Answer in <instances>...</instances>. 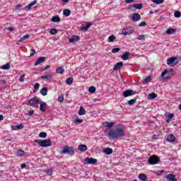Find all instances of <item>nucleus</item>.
<instances>
[{
	"label": "nucleus",
	"instance_id": "nucleus-25",
	"mask_svg": "<svg viewBox=\"0 0 181 181\" xmlns=\"http://www.w3.org/2000/svg\"><path fill=\"white\" fill-rule=\"evenodd\" d=\"M175 60H176V57H171L168 59L167 61V64H168V66L173 64V63H175Z\"/></svg>",
	"mask_w": 181,
	"mask_h": 181
},
{
	"label": "nucleus",
	"instance_id": "nucleus-34",
	"mask_svg": "<svg viewBox=\"0 0 181 181\" xmlns=\"http://www.w3.org/2000/svg\"><path fill=\"white\" fill-rule=\"evenodd\" d=\"M71 13V11L69 9H64L63 11V15H64V16H70Z\"/></svg>",
	"mask_w": 181,
	"mask_h": 181
},
{
	"label": "nucleus",
	"instance_id": "nucleus-27",
	"mask_svg": "<svg viewBox=\"0 0 181 181\" xmlns=\"http://www.w3.org/2000/svg\"><path fill=\"white\" fill-rule=\"evenodd\" d=\"M78 149L82 152H86V150L87 149V146L86 144H81L78 146Z\"/></svg>",
	"mask_w": 181,
	"mask_h": 181
},
{
	"label": "nucleus",
	"instance_id": "nucleus-18",
	"mask_svg": "<svg viewBox=\"0 0 181 181\" xmlns=\"http://www.w3.org/2000/svg\"><path fill=\"white\" fill-rule=\"evenodd\" d=\"M78 40H80V37L78 36H74L69 39L70 43H74L75 42H78Z\"/></svg>",
	"mask_w": 181,
	"mask_h": 181
},
{
	"label": "nucleus",
	"instance_id": "nucleus-37",
	"mask_svg": "<svg viewBox=\"0 0 181 181\" xmlns=\"http://www.w3.org/2000/svg\"><path fill=\"white\" fill-rule=\"evenodd\" d=\"M158 97V95L155 93H150L148 95V100H153V98H156Z\"/></svg>",
	"mask_w": 181,
	"mask_h": 181
},
{
	"label": "nucleus",
	"instance_id": "nucleus-62",
	"mask_svg": "<svg viewBox=\"0 0 181 181\" xmlns=\"http://www.w3.org/2000/svg\"><path fill=\"white\" fill-rule=\"evenodd\" d=\"M21 169H25V168H26V164H25V163L21 164Z\"/></svg>",
	"mask_w": 181,
	"mask_h": 181
},
{
	"label": "nucleus",
	"instance_id": "nucleus-20",
	"mask_svg": "<svg viewBox=\"0 0 181 181\" xmlns=\"http://www.w3.org/2000/svg\"><path fill=\"white\" fill-rule=\"evenodd\" d=\"M93 25V23H87L86 25L84 27H82L81 28V30H83L84 32H86V30H88V28H90V26Z\"/></svg>",
	"mask_w": 181,
	"mask_h": 181
},
{
	"label": "nucleus",
	"instance_id": "nucleus-6",
	"mask_svg": "<svg viewBox=\"0 0 181 181\" xmlns=\"http://www.w3.org/2000/svg\"><path fill=\"white\" fill-rule=\"evenodd\" d=\"M85 162L86 165H95V163H97V159L93 158H86Z\"/></svg>",
	"mask_w": 181,
	"mask_h": 181
},
{
	"label": "nucleus",
	"instance_id": "nucleus-19",
	"mask_svg": "<svg viewBox=\"0 0 181 181\" xmlns=\"http://www.w3.org/2000/svg\"><path fill=\"white\" fill-rule=\"evenodd\" d=\"M103 153H105V155H111V153H112V148H104Z\"/></svg>",
	"mask_w": 181,
	"mask_h": 181
},
{
	"label": "nucleus",
	"instance_id": "nucleus-49",
	"mask_svg": "<svg viewBox=\"0 0 181 181\" xmlns=\"http://www.w3.org/2000/svg\"><path fill=\"white\" fill-rule=\"evenodd\" d=\"M116 37L114 35H110L108 37V42H112L115 40Z\"/></svg>",
	"mask_w": 181,
	"mask_h": 181
},
{
	"label": "nucleus",
	"instance_id": "nucleus-14",
	"mask_svg": "<svg viewBox=\"0 0 181 181\" xmlns=\"http://www.w3.org/2000/svg\"><path fill=\"white\" fill-rule=\"evenodd\" d=\"M139 179L141 181H148V176L145 173H141L139 175Z\"/></svg>",
	"mask_w": 181,
	"mask_h": 181
},
{
	"label": "nucleus",
	"instance_id": "nucleus-54",
	"mask_svg": "<svg viewBox=\"0 0 181 181\" xmlns=\"http://www.w3.org/2000/svg\"><path fill=\"white\" fill-rule=\"evenodd\" d=\"M25 74H23L20 76V78H19V81H21V83H23V81H25Z\"/></svg>",
	"mask_w": 181,
	"mask_h": 181
},
{
	"label": "nucleus",
	"instance_id": "nucleus-63",
	"mask_svg": "<svg viewBox=\"0 0 181 181\" xmlns=\"http://www.w3.org/2000/svg\"><path fill=\"white\" fill-rule=\"evenodd\" d=\"M21 8V4H18L16 6V9H19Z\"/></svg>",
	"mask_w": 181,
	"mask_h": 181
},
{
	"label": "nucleus",
	"instance_id": "nucleus-9",
	"mask_svg": "<svg viewBox=\"0 0 181 181\" xmlns=\"http://www.w3.org/2000/svg\"><path fill=\"white\" fill-rule=\"evenodd\" d=\"M166 141H168V142H175V141H176V137H175V135L173 134H168Z\"/></svg>",
	"mask_w": 181,
	"mask_h": 181
},
{
	"label": "nucleus",
	"instance_id": "nucleus-44",
	"mask_svg": "<svg viewBox=\"0 0 181 181\" xmlns=\"http://www.w3.org/2000/svg\"><path fill=\"white\" fill-rule=\"evenodd\" d=\"M46 173L48 175V176H52V175H53V169L46 170Z\"/></svg>",
	"mask_w": 181,
	"mask_h": 181
},
{
	"label": "nucleus",
	"instance_id": "nucleus-61",
	"mask_svg": "<svg viewBox=\"0 0 181 181\" xmlns=\"http://www.w3.org/2000/svg\"><path fill=\"white\" fill-rule=\"evenodd\" d=\"M126 4H131L134 2V0H125Z\"/></svg>",
	"mask_w": 181,
	"mask_h": 181
},
{
	"label": "nucleus",
	"instance_id": "nucleus-47",
	"mask_svg": "<svg viewBox=\"0 0 181 181\" xmlns=\"http://www.w3.org/2000/svg\"><path fill=\"white\" fill-rule=\"evenodd\" d=\"M88 91L89 93H95V87L94 86L89 87Z\"/></svg>",
	"mask_w": 181,
	"mask_h": 181
},
{
	"label": "nucleus",
	"instance_id": "nucleus-53",
	"mask_svg": "<svg viewBox=\"0 0 181 181\" xmlns=\"http://www.w3.org/2000/svg\"><path fill=\"white\" fill-rule=\"evenodd\" d=\"M35 114V110H29L28 113L26 114V115H29V117H32Z\"/></svg>",
	"mask_w": 181,
	"mask_h": 181
},
{
	"label": "nucleus",
	"instance_id": "nucleus-3",
	"mask_svg": "<svg viewBox=\"0 0 181 181\" xmlns=\"http://www.w3.org/2000/svg\"><path fill=\"white\" fill-rule=\"evenodd\" d=\"M35 144H38L42 148H47V146H52V141L50 140H35Z\"/></svg>",
	"mask_w": 181,
	"mask_h": 181
},
{
	"label": "nucleus",
	"instance_id": "nucleus-33",
	"mask_svg": "<svg viewBox=\"0 0 181 181\" xmlns=\"http://www.w3.org/2000/svg\"><path fill=\"white\" fill-rule=\"evenodd\" d=\"M133 8H135V9H142L143 6L141 4H134L132 5Z\"/></svg>",
	"mask_w": 181,
	"mask_h": 181
},
{
	"label": "nucleus",
	"instance_id": "nucleus-58",
	"mask_svg": "<svg viewBox=\"0 0 181 181\" xmlns=\"http://www.w3.org/2000/svg\"><path fill=\"white\" fill-rule=\"evenodd\" d=\"M162 173H165V170H159L157 173V175L158 176H160V175H162Z\"/></svg>",
	"mask_w": 181,
	"mask_h": 181
},
{
	"label": "nucleus",
	"instance_id": "nucleus-15",
	"mask_svg": "<svg viewBox=\"0 0 181 181\" xmlns=\"http://www.w3.org/2000/svg\"><path fill=\"white\" fill-rule=\"evenodd\" d=\"M122 66H124V63H122V62H117L114 68H113V70L115 71L117 70H119V68L120 67H122Z\"/></svg>",
	"mask_w": 181,
	"mask_h": 181
},
{
	"label": "nucleus",
	"instance_id": "nucleus-41",
	"mask_svg": "<svg viewBox=\"0 0 181 181\" xmlns=\"http://www.w3.org/2000/svg\"><path fill=\"white\" fill-rule=\"evenodd\" d=\"M135 103H136V99H135V98L127 101V104H129V105H134V104H135Z\"/></svg>",
	"mask_w": 181,
	"mask_h": 181
},
{
	"label": "nucleus",
	"instance_id": "nucleus-22",
	"mask_svg": "<svg viewBox=\"0 0 181 181\" xmlns=\"http://www.w3.org/2000/svg\"><path fill=\"white\" fill-rule=\"evenodd\" d=\"M174 117H175V115L172 113H169L168 115L167 116V120H166L167 124H169V122L172 121Z\"/></svg>",
	"mask_w": 181,
	"mask_h": 181
},
{
	"label": "nucleus",
	"instance_id": "nucleus-1",
	"mask_svg": "<svg viewBox=\"0 0 181 181\" xmlns=\"http://www.w3.org/2000/svg\"><path fill=\"white\" fill-rule=\"evenodd\" d=\"M107 134L111 139L122 138V136H125V128L122 125H119L117 128L110 130Z\"/></svg>",
	"mask_w": 181,
	"mask_h": 181
},
{
	"label": "nucleus",
	"instance_id": "nucleus-11",
	"mask_svg": "<svg viewBox=\"0 0 181 181\" xmlns=\"http://www.w3.org/2000/svg\"><path fill=\"white\" fill-rule=\"evenodd\" d=\"M47 107V104L45 102H41L40 105V110L42 112H45L46 111V107Z\"/></svg>",
	"mask_w": 181,
	"mask_h": 181
},
{
	"label": "nucleus",
	"instance_id": "nucleus-21",
	"mask_svg": "<svg viewBox=\"0 0 181 181\" xmlns=\"http://www.w3.org/2000/svg\"><path fill=\"white\" fill-rule=\"evenodd\" d=\"M129 52H126L122 55V60H128L129 59Z\"/></svg>",
	"mask_w": 181,
	"mask_h": 181
},
{
	"label": "nucleus",
	"instance_id": "nucleus-46",
	"mask_svg": "<svg viewBox=\"0 0 181 181\" xmlns=\"http://www.w3.org/2000/svg\"><path fill=\"white\" fill-rule=\"evenodd\" d=\"M49 33H50L51 35H57V29H56V28H52V29H51L50 31H49Z\"/></svg>",
	"mask_w": 181,
	"mask_h": 181
},
{
	"label": "nucleus",
	"instance_id": "nucleus-60",
	"mask_svg": "<svg viewBox=\"0 0 181 181\" xmlns=\"http://www.w3.org/2000/svg\"><path fill=\"white\" fill-rule=\"evenodd\" d=\"M7 30H10V32H13L14 29H13V27H8V28H7Z\"/></svg>",
	"mask_w": 181,
	"mask_h": 181
},
{
	"label": "nucleus",
	"instance_id": "nucleus-5",
	"mask_svg": "<svg viewBox=\"0 0 181 181\" xmlns=\"http://www.w3.org/2000/svg\"><path fill=\"white\" fill-rule=\"evenodd\" d=\"M158 162H159V158L155 156H153L148 158V163H150V165H156Z\"/></svg>",
	"mask_w": 181,
	"mask_h": 181
},
{
	"label": "nucleus",
	"instance_id": "nucleus-30",
	"mask_svg": "<svg viewBox=\"0 0 181 181\" xmlns=\"http://www.w3.org/2000/svg\"><path fill=\"white\" fill-rule=\"evenodd\" d=\"M114 124H115L114 122H105L104 125L107 128H111V127H114Z\"/></svg>",
	"mask_w": 181,
	"mask_h": 181
},
{
	"label": "nucleus",
	"instance_id": "nucleus-50",
	"mask_svg": "<svg viewBox=\"0 0 181 181\" xmlns=\"http://www.w3.org/2000/svg\"><path fill=\"white\" fill-rule=\"evenodd\" d=\"M58 101H59V103H63V101H64V97L63 96V95H59V96L58 97Z\"/></svg>",
	"mask_w": 181,
	"mask_h": 181
},
{
	"label": "nucleus",
	"instance_id": "nucleus-29",
	"mask_svg": "<svg viewBox=\"0 0 181 181\" xmlns=\"http://www.w3.org/2000/svg\"><path fill=\"white\" fill-rule=\"evenodd\" d=\"M40 94H42V95H47V88L44 87L40 90Z\"/></svg>",
	"mask_w": 181,
	"mask_h": 181
},
{
	"label": "nucleus",
	"instance_id": "nucleus-32",
	"mask_svg": "<svg viewBox=\"0 0 181 181\" xmlns=\"http://www.w3.org/2000/svg\"><path fill=\"white\" fill-rule=\"evenodd\" d=\"M52 22H60V17L59 16H55L52 18Z\"/></svg>",
	"mask_w": 181,
	"mask_h": 181
},
{
	"label": "nucleus",
	"instance_id": "nucleus-39",
	"mask_svg": "<svg viewBox=\"0 0 181 181\" xmlns=\"http://www.w3.org/2000/svg\"><path fill=\"white\" fill-rule=\"evenodd\" d=\"M151 80H152V76H149L143 81V83L144 84H146V83H149Z\"/></svg>",
	"mask_w": 181,
	"mask_h": 181
},
{
	"label": "nucleus",
	"instance_id": "nucleus-64",
	"mask_svg": "<svg viewBox=\"0 0 181 181\" xmlns=\"http://www.w3.org/2000/svg\"><path fill=\"white\" fill-rule=\"evenodd\" d=\"M47 69H50V66H47L44 68V70H47Z\"/></svg>",
	"mask_w": 181,
	"mask_h": 181
},
{
	"label": "nucleus",
	"instance_id": "nucleus-24",
	"mask_svg": "<svg viewBox=\"0 0 181 181\" xmlns=\"http://www.w3.org/2000/svg\"><path fill=\"white\" fill-rule=\"evenodd\" d=\"M175 32L176 30L175 28H168L165 31V33H167V35H173V33H175Z\"/></svg>",
	"mask_w": 181,
	"mask_h": 181
},
{
	"label": "nucleus",
	"instance_id": "nucleus-31",
	"mask_svg": "<svg viewBox=\"0 0 181 181\" xmlns=\"http://www.w3.org/2000/svg\"><path fill=\"white\" fill-rule=\"evenodd\" d=\"M74 81V78H73V77H70L66 80V84H68V86H70V85L73 84Z\"/></svg>",
	"mask_w": 181,
	"mask_h": 181
},
{
	"label": "nucleus",
	"instance_id": "nucleus-12",
	"mask_svg": "<svg viewBox=\"0 0 181 181\" xmlns=\"http://www.w3.org/2000/svg\"><path fill=\"white\" fill-rule=\"evenodd\" d=\"M134 95V90H127L123 93V97H130V95Z\"/></svg>",
	"mask_w": 181,
	"mask_h": 181
},
{
	"label": "nucleus",
	"instance_id": "nucleus-28",
	"mask_svg": "<svg viewBox=\"0 0 181 181\" xmlns=\"http://www.w3.org/2000/svg\"><path fill=\"white\" fill-rule=\"evenodd\" d=\"M170 71H172V70L165 69L164 71H163V72L161 73V77H162V78H163V79L168 78V77H169V76H167V77L165 78V74H168V73H169Z\"/></svg>",
	"mask_w": 181,
	"mask_h": 181
},
{
	"label": "nucleus",
	"instance_id": "nucleus-52",
	"mask_svg": "<svg viewBox=\"0 0 181 181\" xmlns=\"http://www.w3.org/2000/svg\"><path fill=\"white\" fill-rule=\"evenodd\" d=\"M138 40H145V35H141L137 37Z\"/></svg>",
	"mask_w": 181,
	"mask_h": 181
},
{
	"label": "nucleus",
	"instance_id": "nucleus-42",
	"mask_svg": "<svg viewBox=\"0 0 181 181\" xmlns=\"http://www.w3.org/2000/svg\"><path fill=\"white\" fill-rule=\"evenodd\" d=\"M152 2L154 4H157V5H159L160 4H163L165 2V0H152Z\"/></svg>",
	"mask_w": 181,
	"mask_h": 181
},
{
	"label": "nucleus",
	"instance_id": "nucleus-57",
	"mask_svg": "<svg viewBox=\"0 0 181 181\" xmlns=\"http://www.w3.org/2000/svg\"><path fill=\"white\" fill-rule=\"evenodd\" d=\"M139 26H146V23L145 21H142L140 24H139Z\"/></svg>",
	"mask_w": 181,
	"mask_h": 181
},
{
	"label": "nucleus",
	"instance_id": "nucleus-51",
	"mask_svg": "<svg viewBox=\"0 0 181 181\" xmlns=\"http://www.w3.org/2000/svg\"><path fill=\"white\" fill-rule=\"evenodd\" d=\"M119 50H121V49H119V47L114 48L112 49V53H118Z\"/></svg>",
	"mask_w": 181,
	"mask_h": 181
},
{
	"label": "nucleus",
	"instance_id": "nucleus-55",
	"mask_svg": "<svg viewBox=\"0 0 181 181\" xmlns=\"http://www.w3.org/2000/svg\"><path fill=\"white\" fill-rule=\"evenodd\" d=\"M35 54H36V50L35 49H31L30 50V56H35Z\"/></svg>",
	"mask_w": 181,
	"mask_h": 181
},
{
	"label": "nucleus",
	"instance_id": "nucleus-4",
	"mask_svg": "<svg viewBox=\"0 0 181 181\" xmlns=\"http://www.w3.org/2000/svg\"><path fill=\"white\" fill-rule=\"evenodd\" d=\"M40 103V100H39V99H37L36 98H33L29 100L28 104L31 107H35V108H37V107H39Z\"/></svg>",
	"mask_w": 181,
	"mask_h": 181
},
{
	"label": "nucleus",
	"instance_id": "nucleus-17",
	"mask_svg": "<svg viewBox=\"0 0 181 181\" xmlns=\"http://www.w3.org/2000/svg\"><path fill=\"white\" fill-rule=\"evenodd\" d=\"M56 73L57 74H63L64 73V68L63 66H59L56 69Z\"/></svg>",
	"mask_w": 181,
	"mask_h": 181
},
{
	"label": "nucleus",
	"instance_id": "nucleus-40",
	"mask_svg": "<svg viewBox=\"0 0 181 181\" xmlns=\"http://www.w3.org/2000/svg\"><path fill=\"white\" fill-rule=\"evenodd\" d=\"M130 34L131 33H129L128 30L125 28L122 30V35H124V36H127V35H130Z\"/></svg>",
	"mask_w": 181,
	"mask_h": 181
},
{
	"label": "nucleus",
	"instance_id": "nucleus-16",
	"mask_svg": "<svg viewBox=\"0 0 181 181\" xmlns=\"http://www.w3.org/2000/svg\"><path fill=\"white\" fill-rule=\"evenodd\" d=\"M11 128L13 131H18V129H23L24 127L23 124H18L16 126H12Z\"/></svg>",
	"mask_w": 181,
	"mask_h": 181
},
{
	"label": "nucleus",
	"instance_id": "nucleus-2",
	"mask_svg": "<svg viewBox=\"0 0 181 181\" xmlns=\"http://www.w3.org/2000/svg\"><path fill=\"white\" fill-rule=\"evenodd\" d=\"M61 155H70L73 156L76 153V148L74 146H65L60 151Z\"/></svg>",
	"mask_w": 181,
	"mask_h": 181
},
{
	"label": "nucleus",
	"instance_id": "nucleus-56",
	"mask_svg": "<svg viewBox=\"0 0 181 181\" xmlns=\"http://www.w3.org/2000/svg\"><path fill=\"white\" fill-rule=\"evenodd\" d=\"M75 122L76 124H81L83 122V119H76Z\"/></svg>",
	"mask_w": 181,
	"mask_h": 181
},
{
	"label": "nucleus",
	"instance_id": "nucleus-43",
	"mask_svg": "<svg viewBox=\"0 0 181 181\" xmlns=\"http://www.w3.org/2000/svg\"><path fill=\"white\" fill-rule=\"evenodd\" d=\"M25 155V151L22 150H18L17 152V156H23Z\"/></svg>",
	"mask_w": 181,
	"mask_h": 181
},
{
	"label": "nucleus",
	"instance_id": "nucleus-38",
	"mask_svg": "<svg viewBox=\"0 0 181 181\" xmlns=\"http://www.w3.org/2000/svg\"><path fill=\"white\" fill-rule=\"evenodd\" d=\"M39 87H40V84H39L38 83H36L34 86V90L33 93H37V90H39Z\"/></svg>",
	"mask_w": 181,
	"mask_h": 181
},
{
	"label": "nucleus",
	"instance_id": "nucleus-35",
	"mask_svg": "<svg viewBox=\"0 0 181 181\" xmlns=\"http://www.w3.org/2000/svg\"><path fill=\"white\" fill-rule=\"evenodd\" d=\"M29 37H30V35H25L23 36L21 38H20L18 42L21 43V42H23V40H26V39H29Z\"/></svg>",
	"mask_w": 181,
	"mask_h": 181
},
{
	"label": "nucleus",
	"instance_id": "nucleus-10",
	"mask_svg": "<svg viewBox=\"0 0 181 181\" xmlns=\"http://www.w3.org/2000/svg\"><path fill=\"white\" fill-rule=\"evenodd\" d=\"M46 60V57H41L37 59V62H35V66H39V64L43 63Z\"/></svg>",
	"mask_w": 181,
	"mask_h": 181
},
{
	"label": "nucleus",
	"instance_id": "nucleus-8",
	"mask_svg": "<svg viewBox=\"0 0 181 181\" xmlns=\"http://www.w3.org/2000/svg\"><path fill=\"white\" fill-rule=\"evenodd\" d=\"M165 179L168 181H177V179L173 174H168L165 176Z\"/></svg>",
	"mask_w": 181,
	"mask_h": 181
},
{
	"label": "nucleus",
	"instance_id": "nucleus-36",
	"mask_svg": "<svg viewBox=\"0 0 181 181\" xmlns=\"http://www.w3.org/2000/svg\"><path fill=\"white\" fill-rule=\"evenodd\" d=\"M2 70H9V69H11V65L9 64V63H7L6 64H4L1 66Z\"/></svg>",
	"mask_w": 181,
	"mask_h": 181
},
{
	"label": "nucleus",
	"instance_id": "nucleus-48",
	"mask_svg": "<svg viewBox=\"0 0 181 181\" xmlns=\"http://www.w3.org/2000/svg\"><path fill=\"white\" fill-rule=\"evenodd\" d=\"M40 138H46L47 136V134L46 132H40L39 134Z\"/></svg>",
	"mask_w": 181,
	"mask_h": 181
},
{
	"label": "nucleus",
	"instance_id": "nucleus-23",
	"mask_svg": "<svg viewBox=\"0 0 181 181\" xmlns=\"http://www.w3.org/2000/svg\"><path fill=\"white\" fill-rule=\"evenodd\" d=\"M78 114V115H86V110H84V107H83V106L80 107Z\"/></svg>",
	"mask_w": 181,
	"mask_h": 181
},
{
	"label": "nucleus",
	"instance_id": "nucleus-59",
	"mask_svg": "<svg viewBox=\"0 0 181 181\" xmlns=\"http://www.w3.org/2000/svg\"><path fill=\"white\" fill-rule=\"evenodd\" d=\"M4 84H6V81H5V80L0 81V85L4 86Z\"/></svg>",
	"mask_w": 181,
	"mask_h": 181
},
{
	"label": "nucleus",
	"instance_id": "nucleus-26",
	"mask_svg": "<svg viewBox=\"0 0 181 181\" xmlns=\"http://www.w3.org/2000/svg\"><path fill=\"white\" fill-rule=\"evenodd\" d=\"M52 77H53V76H52V74H47V75H45V76H41V78L42 80H50L52 78Z\"/></svg>",
	"mask_w": 181,
	"mask_h": 181
},
{
	"label": "nucleus",
	"instance_id": "nucleus-13",
	"mask_svg": "<svg viewBox=\"0 0 181 181\" xmlns=\"http://www.w3.org/2000/svg\"><path fill=\"white\" fill-rule=\"evenodd\" d=\"M36 4H37V1L35 0L28 6H25L24 9H28V11H30V9H32V6H33V5H36Z\"/></svg>",
	"mask_w": 181,
	"mask_h": 181
},
{
	"label": "nucleus",
	"instance_id": "nucleus-7",
	"mask_svg": "<svg viewBox=\"0 0 181 181\" xmlns=\"http://www.w3.org/2000/svg\"><path fill=\"white\" fill-rule=\"evenodd\" d=\"M133 22H138V21H141V15L138 13H134L132 17Z\"/></svg>",
	"mask_w": 181,
	"mask_h": 181
},
{
	"label": "nucleus",
	"instance_id": "nucleus-45",
	"mask_svg": "<svg viewBox=\"0 0 181 181\" xmlns=\"http://www.w3.org/2000/svg\"><path fill=\"white\" fill-rule=\"evenodd\" d=\"M174 16H175V18H180V16H181L180 11H175L174 13Z\"/></svg>",
	"mask_w": 181,
	"mask_h": 181
}]
</instances>
